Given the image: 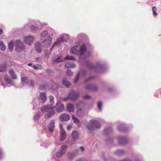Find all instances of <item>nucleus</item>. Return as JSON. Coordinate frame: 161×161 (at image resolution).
<instances>
[{"mask_svg": "<svg viewBox=\"0 0 161 161\" xmlns=\"http://www.w3.org/2000/svg\"><path fill=\"white\" fill-rule=\"evenodd\" d=\"M8 72H9V73H10V70H9V71H8Z\"/></svg>", "mask_w": 161, "mask_h": 161, "instance_id": "64", "label": "nucleus"}, {"mask_svg": "<svg viewBox=\"0 0 161 161\" xmlns=\"http://www.w3.org/2000/svg\"><path fill=\"white\" fill-rule=\"evenodd\" d=\"M74 155L71 153H69L68 155V158L70 159H72Z\"/></svg>", "mask_w": 161, "mask_h": 161, "instance_id": "47", "label": "nucleus"}, {"mask_svg": "<svg viewBox=\"0 0 161 161\" xmlns=\"http://www.w3.org/2000/svg\"><path fill=\"white\" fill-rule=\"evenodd\" d=\"M72 137L74 141H77L79 139V134L77 131H74L72 132Z\"/></svg>", "mask_w": 161, "mask_h": 161, "instance_id": "21", "label": "nucleus"}, {"mask_svg": "<svg viewBox=\"0 0 161 161\" xmlns=\"http://www.w3.org/2000/svg\"><path fill=\"white\" fill-rule=\"evenodd\" d=\"M85 89L90 90H96L97 89V87L95 85H89L85 86Z\"/></svg>", "mask_w": 161, "mask_h": 161, "instance_id": "20", "label": "nucleus"}, {"mask_svg": "<svg viewBox=\"0 0 161 161\" xmlns=\"http://www.w3.org/2000/svg\"><path fill=\"white\" fill-rule=\"evenodd\" d=\"M100 126V124L96 120L94 119L91 120L88 124L86 125L87 129L90 130H93L94 128H98Z\"/></svg>", "mask_w": 161, "mask_h": 161, "instance_id": "4", "label": "nucleus"}, {"mask_svg": "<svg viewBox=\"0 0 161 161\" xmlns=\"http://www.w3.org/2000/svg\"><path fill=\"white\" fill-rule=\"evenodd\" d=\"M34 40V37L31 36H27L23 38V41L25 43L31 45L33 43Z\"/></svg>", "mask_w": 161, "mask_h": 161, "instance_id": "8", "label": "nucleus"}, {"mask_svg": "<svg viewBox=\"0 0 161 161\" xmlns=\"http://www.w3.org/2000/svg\"><path fill=\"white\" fill-rule=\"evenodd\" d=\"M84 106V104L82 102H80L77 105V114L79 117L82 118L84 115L85 110Z\"/></svg>", "mask_w": 161, "mask_h": 161, "instance_id": "5", "label": "nucleus"}, {"mask_svg": "<svg viewBox=\"0 0 161 161\" xmlns=\"http://www.w3.org/2000/svg\"><path fill=\"white\" fill-rule=\"evenodd\" d=\"M94 78V77H90L88 79H87V80H85V82H86L87 81H88L89 80H92V79H93Z\"/></svg>", "mask_w": 161, "mask_h": 161, "instance_id": "46", "label": "nucleus"}, {"mask_svg": "<svg viewBox=\"0 0 161 161\" xmlns=\"http://www.w3.org/2000/svg\"><path fill=\"white\" fill-rule=\"evenodd\" d=\"M55 111L54 110H51V111L48 112L47 114L45 115L44 117L46 119H48L52 116H53L55 114Z\"/></svg>", "mask_w": 161, "mask_h": 161, "instance_id": "23", "label": "nucleus"}, {"mask_svg": "<svg viewBox=\"0 0 161 161\" xmlns=\"http://www.w3.org/2000/svg\"><path fill=\"white\" fill-rule=\"evenodd\" d=\"M124 127V125L123 124H121L120 126H119L118 127V129H119V130H121V131H124V130L123 129H121V127L123 128Z\"/></svg>", "mask_w": 161, "mask_h": 161, "instance_id": "44", "label": "nucleus"}, {"mask_svg": "<svg viewBox=\"0 0 161 161\" xmlns=\"http://www.w3.org/2000/svg\"><path fill=\"white\" fill-rule=\"evenodd\" d=\"M15 50L18 52L25 51L26 48L24 42L20 40H17L15 42Z\"/></svg>", "mask_w": 161, "mask_h": 161, "instance_id": "2", "label": "nucleus"}, {"mask_svg": "<svg viewBox=\"0 0 161 161\" xmlns=\"http://www.w3.org/2000/svg\"><path fill=\"white\" fill-rule=\"evenodd\" d=\"M55 123L54 120H51L48 125V128L49 131L51 132H53L54 130Z\"/></svg>", "mask_w": 161, "mask_h": 161, "instance_id": "15", "label": "nucleus"}, {"mask_svg": "<svg viewBox=\"0 0 161 161\" xmlns=\"http://www.w3.org/2000/svg\"><path fill=\"white\" fill-rule=\"evenodd\" d=\"M7 64L6 63H3L0 64V72L5 71L6 69Z\"/></svg>", "mask_w": 161, "mask_h": 161, "instance_id": "24", "label": "nucleus"}, {"mask_svg": "<svg viewBox=\"0 0 161 161\" xmlns=\"http://www.w3.org/2000/svg\"><path fill=\"white\" fill-rule=\"evenodd\" d=\"M61 132L60 139L61 140H64L66 138L65 132L64 130H62Z\"/></svg>", "mask_w": 161, "mask_h": 161, "instance_id": "30", "label": "nucleus"}, {"mask_svg": "<svg viewBox=\"0 0 161 161\" xmlns=\"http://www.w3.org/2000/svg\"><path fill=\"white\" fill-rule=\"evenodd\" d=\"M102 106V102H99L98 104V107L100 111L101 110V108Z\"/></svg>", "mask_w": 161, "mask_h": 161, "instance_id": "41", "label": "nucleus"}, {"mask_svg": "<svg viewBox=\"0 0 161 161\" xmlns=\"http://www.w3.org/2000/svg\"><path fill=\"white\" fill-rule=\"evenodd\" d=\"M39 57H37L36 58V60L37 61H38L39 60Z\"/></svg>", "mask_w": 161, "mask_h": 161, "instance_id": "59", "label": "nucleus"}, {"mask_svg": "<svg viewBox=\"0 0 161 161\" xmlns=\"http://www.w3.org/2000/svg\"><path fill=\"white\" fill-rule=\"evenodd\" d=\"M70 53L75 55L79 54V58L80 62H82L92 53V52L87 50L84 45H82L79 48L76 45L70 48Z\"/></svg>", "mask_w": 161, "mask_h": 161, "instance_id": "1", "label": "nucleus"}, {"mask_svg": "<svg viewBox=\"0 0 161 161\" xmlns=\"http://www.w3.org/2000/svg\"><path fill=\"white\" fill-rule=\"evenodd\" d=\"M76 161H83L81 159H79L76 160Z\"/></svg>", "mask_w": 161, "mask_h": 161, "instance_id": "56", "label": "nucleus"}, {"mask_svg": "<svg viewBox=\"0 0 161 161\" xmlns=\"http://www.w3.org/2000/svg\"><path fill=\"white\" fill-rule=\"evenodd\" d=\"M38 29V27L34 25H32L31 27V29L32 31H35Z\"/></svg>", "mask_w": 161, "mask_h": 161, "instance_id": "38", "label": "nucleus"}, {"mask_svg": "<svg viewBox=\"0 0 161 161\" xmlns=\"http://www.w3.org/2000/svg\"><path fill=\"white\" fill-rule=\"evenodd\" d=\"M8 47L9 49H10V42L8 43Z\"/></svg>", "mask_w": 161, "mask_h": 161, "instance_id": "55", "label": "nucleus"}, {"mask_svg": "<svg viewBox=\"0 0 161 161\" xmlns=\"http://www.w3.org/2000/svg\"><path fill=\"white\" fill-rule=\"evenodd\" d=\"M50 71V69H47V72H49V71Z\"/></svg>", "mask_w": 161, "mask_h": 161, "instance_id": "60", "label": "nucleus"}, {"mask_svg": "<svg viewBox=\"0 0 161 161\" xmlns=\"http://www.w3.org/2000/svg\"><path fill=\"white\" fill-rule=\"evenodd\" d=\"M52 37L51 36H48L46 39L43 41V42L45 47L50 46L52 43Z\"/></svg>", "mask_w": 161, "mask_h": 161, "instance_id": "11", "label": "nucleus"}, {"mask_svg": "<svg viewBox=\"0 0 161 161\" xmlns=\"http://www.w3.org/2000/svg\"><path fill=\"white\" fill-rule=\"evenodd\" d=\"M65 67L67 68H73L75 67V65L73 63L69 62L65 64Z\"/></svg>", "mask_w": 161, "mask_h": 161, "instance_id": "26", "label": "nucleus"}, {"mask_svg": "<svg viewBox=\"0 0 161 161\" xmlns=\"http://www.w3.org/2000/svg\"><path fill=\"white\" fill-rule=\"evenodd\" d=\"M80 149L82 152L84 150V148L83 147H80Z\"/></svg>", "mask_w": 161, "mask_h": 161, "instance_id": "53", "label": "nucleus"}, {"mask_svg": "<svg viewBox=\"0 0 161 161\" xmlns=\"http://www.w3.org/2000/svg\"><path fill=\"white\" fill-rule=\"evenodd\" d=\"M118 141L119 144L121 145H124L127 143V140L125 137L120 136L118 138Z\"/></svg>", "mask_w": 161, "mask_h": 161, "instance_id": "16", "label": "nucleus"}, {"mask_svg": "<svg viewBox=\"0 0 161 161\" xmlns=\"http://www.w3.org/2000/svg\"><path fill=\"white\" fill-rule=\"evenodd\" d=\"M1 155H2V152H1V151L0 150V156H1Z\"/></svg>", "mask_w": 161, "mask_h": 161, "instance_id": "61", "label": "nucleus"}, {"mask_svg": "<svg viewBox=\"0 0 161 161\" xmlns=\"http://www.w3.org/2000/svg\"><path fill=\"white\" fill-rule=\"evenodd\" d=\"M10 44H11V51L12 48L13 47H14V42L13 41H11V42H10Z\"/></svg>", "mask_w": 161, "mask_h": 161, "instance_id": "49", "label": "nucleus"}, {"mask_svg": "<svg viewBox=\"0 0 161 161\" xmlns=\"http://www.w3.org/2000/svg\"><path fill=\"white\" fill-rule=\"evenodd\" d=\"M3 32V30L2 28H0V35L2 34Z\"/></svg>", "mask_w": 161, "mask_h": 161, "instance_id": "52", "label": "nucleus"}, {"mask_svg": "<svg viewBox=\"0 0 161 161\" xmlns=\"http://www.w3.org/2000/svg\"><path fill=\"white\" fill-rule=\"evenodd\" d=\"M3 43L1 41H0V47L2 45Z\"/></svg>", "mask_w": 161, "mask_h": 161, "instance_id": "57", "label": "nucleus"}, {"mask_svg": "<svg viewBox=\"0 0 161 161\" xmlns=\"http://www.w3.org/2000/svg\"><path fill=\"white\" fill-rule=\"evenodd\" d=\"M6 48V46L4 45L3 43L0 47V49L2 51L5 50Z\"/></svg>", "mask_w": 161, "mask_h": 161, "instance_id": "43", "label": "nucleus"}, {"mask_svg": "<svg viewBox=\"0 0 161 161\" xmlns=\"http://www.w3.org/2000/svg\"><path fill=\"white\" fill-rule=\"evenodd\" d=\"M83 35L82 34H80L77 36V37L79 39L82 38L83 37Z\"/></svg>", "mask_w": 161, "mask_h": 161, "instance_id": "45", "label": "nucleus"}, {"mask_svg": "<svg viewBox=\"0 0 161 161\" xmlns=\"http://www.w3.org/2000/svg\"><path fill=\"white\" fill-rule=\"evenodd\" d=\"M4 80H5L6 84H10V80L8 76H6L4 78Z\"/></svg>", "mask_w": 161, "mask_h": 161, "instance_id": "36", "label": "nucleus"}, {"mask_svg": "<svg viewBox=\"0 0 161 161\" xmlns=\"http://www.w3.org/2000/svg\"><path fill=\"white\" fill-rule=\"evenodd\" d=\"M62 83L66 87H69L70 84L69 82L67 81L66 78H64L62 80Z\"/></svg>", "mask_w": 161, "mask_h": 161, "instance_id": "28", "label": "nucleus"}, {"mask_svg": "<svg viewBox=\"0 0 161 161\" xmlns=\"http://www.w3.org/2000/svg\"><path fill=\"white\" fill-rule=\"evenodd\" d=\"M125 153V151L122 150H117L114 153L116 155L119 156H120L124 154Z\"/></svg>", "mask_w": 161, "mask_h": 161, "instance_id": "29", "label": "nucleus"}, {"mask_svg": "<svg viewBox=\"0 0 161 161\" xmlns=\"http://www.w3.org/2000/svg\"><path fill=\"white\" fill-rule=\"evenodd\" d=\"M52 60L54 62H62L63 59L61 58V56H59L55 58H53Z\"/></svg>", "mask_w": 161, "mask_h": 161, "instance_id": "27", "label": "nucleus"}, {"mask_svg": "<svg viewBox=\"0 0 161 161\" xmlns=\"http://www.w3.org/2000/svg\"><path fill=\"white\" fill-rule=\"evenodd\" d=\"M47 99V97L45 94L44 93H40L39 100L40 102L42 103H44Z\"/></svg>", "mask_w": 161, "mask_h": 161, "instance_id": "19", "label": "nucleus"}, {"mask_svg": "<svg viewBox=\"0 0 161 161\" xmlns=\"http://www.w3.org/2000/svg\"><path fill=\"white\" fill-rule=\"evenodd\" d=\"M59 127L60 129V131H61L62 130H64L63 128L62 125L61 124H59Z\"/></svg>", "mask_w": 161, "mask_h": 161, "instance_id": "48", "label": "nucleus"}, {"mask_svg": "<svg viewBox=\"0 0 161 161\" xmlns=\"http://www.w3.org/2000/svg\"><path fill=\"white\" fill-rule=\"evenodd\" d=\"M35 49L37 53H40L41 52L42 49V45L38 42H36L35 44Z\"/></svg>", "mask_w": 161, "mask_h": 161, "instance_id": "18", "label": "nucleus"}, {"mask_svg": "<svg viewBox=\"0 0 161 161\" xmlns=\"http://www.w3.org/2000/svg\"><path fill=\"white\" fill-rule=\"evenodd\" d=\"M11 78L13 79H15L16 78V75L11 69Z\"/></svg>", "mask_w": 161, "mask_h": 161, "instance_id": "33", "label": "nucleus"}, {"mask_svg": "<svg viewBox=\"0 0 161 161\" xmlns=\"http://www.w3.org/2000/svg\"><path fill=\"white\" fill-rule=\"evenodd\" d=\"M54 108V107L49 105L44 106L41 108V110L43 113L46 112L50 110H52Z\"/></svg>", "mask_w": 161, "mask_h": 161, "instance_id": "13", "label": "nucleus"}, {"mask_svg": "<svg viewBox=\"0 0 161 161\" xmlns=\"http://www.w3.org/2000/svg\"><path fill=\"white\" fill-rule=\"evenodd\" d=\"M48 32V36H51V35L53 36V33L54 32V31L51 28H49L47 31Z\"/></svg>", "mask_w": 161, "mask_h": 161, "instance_id": "35", "label": "nucleus"}, {"mask_svg": "<svg viewBox=\"0 0 161 161\" xmlns=\"http://www.w3.org/2000/svg\"><path fill=\"white\" fill-rule=\"evenodd\" d=\"M56 111L58 113L62 112L64 109V106L62 103L58 101L56 104Z\"/></svg>", "mask_w": 161, "mask_h": 161, "instance_id": "12", "label": "nucleus"}, {"mask_svg": "<svg viewBox=\"0 0 161 161\" xmlns=\"http://www.w3.org/2000/svg\"><path fill=\"white\" fill-rule=\"evenodd\" d=\"M72 118L74 123L76 124L78 126L80 125L81 123L78 119L75 117L74 115L72 116Z\"/></svg>", "mask_w": 161, "mask_h": 161, "instance_id": "25", "label": "nucleus"}, {"mask_svg": "<svg viewBox=\"0 0 161 161\" xmlns=\"http://www.w3.org/2000/svg\"><path fill=\"white\" fill-rule=\"evenodd\" d=\"M48 34L47 31L46 30L43 31L42 32L41 35V39H43V38L45 37V36H47V37Z\"/></svg>", "mask_w": 161, "mask_h": 161, "instance_id": "31", "label": "nucleus"}, {"mask_svg": "<svg viewBox=\"0 0 161 161\" xmlns=\"http://www.w3.org/2000/svg\"><path fill=\"white\" fill-rule=\"evenodd\" d=\"M103 158L104 159V160H106V159H105V158H104V156L103 157Z\"/></svg>", "mask_w": 161, "mask_h": 161, "instance_id": "62", "label": "nucleus"}, {"mask_svg": "<svg viewBox=\"0 0 161 161\" xmlns=\"http://www.w3.org/2000/svg\"><path fill=\"white\" fill-rule=\"evenodd\" d=\"M72 127V126L71 125H69L67 126V129L68 130H70Z\"/></svg>", "mask_w": 161, "mask_h": 161, "instance_id": "50", "label": "nucleus"}, {"mask_svg": "<svg viewBox=\"0 0 161 161\" xmlns=\"http://www.w3.org/2000/svg\"><path fill=\"white\" fill-rule=\"evenodd\" d=\"M67 146L66 145H63L61 146L59 151L56 153L55 158L56 161L57 159L60 158L67 151Z\"/></svg>", "mask_w": 161, "mask_h": 161, "instance_id": "6", "label": "nucleus"}, {"mask_svg": "<svg viewBox=\"0 0 161 161\" xmlns=\"http://www.w3.org/2000/svg\"><path fill=\"white\" fill-rule=\"evenodd\" d=\"M64 41V37H61L58 38L54 42L53 46L51 48V50L53 48V47L54 46H57L60 44V43Z\"/></svg>", "mask_w": 161, "mask_h": 161, "instance_id": "17", "label": "nucleus"}, {"mask_svg": "<svg viewBox=\"0 0 161 161\" xmlns=\"http://www.w3.org/2000/svg\"><path fill=\"white\" fill-rule=\"evenodd\" d=\"M67 108L68 112H73L75 109L74 105L71 103H68L67 105Z\"/></svg>", "mask_w": 161, "mask_h": 161, "instance_id": "22", "label": "nucleus"}, {"mask_svg": "<svg viewBox=\"0 0 161 161\" xmlns=\"http://www.w3.org/2000/svg\"><path fill=\"white\" fill-rule=\"evenodd\" d=\"M64 59L66 60H75V58L73 56H67L64 58Z\"/></svg>", "mask_w": 161, "mask_h": 161, "instance_id": "34", "label": "nucleus"}, {"mask_svg": "<svg viewBox=\"0 0 161 161\" xmlns=\"http://www.w3.org/2000/svg\"><path fill=\"white\" fill-rule=\"evenodd\" d=\"M32 67L35 69H41L42 67V66L40 65H37V66L36 65H33L32 66Z\"/></svg>", "mask_w": 161, "mask_h": 161, "instance_id": "39", "label": "nucleus"}, {"mask_svg": "<svg viewBox=\"0 0 161 161\" xmlns=\"http://www.w3.org/2000/svg\"><path fill=\"white\" fill-rule=\"evenodd\" d=\"M41 117V113L40 112H37L34 116V119L35 120H38Z\"/></svg>", "mask_w": 161, "mask_h": 161, "instance_id": "32", "label": "nucleus"}, {"mask_svg": "<svg viewBox=\"0 0 161 161\" xmlns=\"http://www.w3.org/2000/svg\"><path fill=\"white\" fill-rule=\"evenodd\" d=\"M153 15L154 16V15H157V14L156 12V11L154 12H153Z\"/></svg>", "mask_w": 161, "mask_h": 161, "instance_id": "54", "label": "nucleus"}, {"mask_svg": "<svg viewBox=\"0 0 161 161\" xmlns=\"http://www.w3.org/2000/svg\"><path fill=\"white\" fill-rule=\"evenodd\" d=\"M79 96L78 92H75L73 90H72L69 94L68 97L62 98L65 101H67L69 98H70L72 101L76 100Z\"/></svg>", "mask_w": 161, "mask_h": 161, "instance_id": "7", "label": "nucleus"}, {"mask_svg": "<svg viewBox=\"0 0 161 161\" xmlns=\"http://www.w3.org/2000/svg\"><path fill=\"white\" fill-rule=\"evenodd\" d=\"M59 119L62 121H66L69 119L70 117L67 114H63L60 115Z\"/></svg>", "mask_w": 161, "mask_h": 161, "instance_id": "14", "label": "nucleus"}, {"mask_svg": "<svg viewBox=\"0 0 161 161\" xmlns=\"http://www.w3.org/2000/svg\"><path fill=\"white\" fill-rule=\"evenodd\" d=\"M83 98L85 99H89L91 98V97L88 95H86L83 96Z\"/></svg>", "mask_w": 161, "mask_h": 161, "instance_id": "42", "label": "nucleus"}, {"mask_svg": "<svg viewBox=\"0 0 161 161\" xmlns=\"http://www.w3.org/2000/svg\"><path fill=\"white\" fill-rule=\"evenodd\" d=\"M156 7H153V10H153V13L154 12L156 11Z\"/></svg>", "mask_w": 161, "mask_h": 161, "instance_id": "51", "label": "nucleus"}, {"mask_svg": "<svg viewBox=\"0 0 161 161\" xmlns=\"http://www.w3.org/2000/svg\"><path fill=\"white\" fill-rule=\"evenodd\" d=\"M86 74V72L84 70H81L78 73L75 79L74 80L75 84L77 83L79 80L80 77H84Z\"/></svg>", "mask_w": 161, "mask_h": 161, "instance_id": "10", "label": "nucleus"}, {"mask_svg": "<svg viewBox=\"0 0 161 161\" xmlns=\"http://www.w3.org/2000/svg\"><path fill=\"white\" fill-rule=\"evenodd\" d=\"M49 102L51 104V105H52L54 103V98L53 96L50 95L49 97Z\"/></svg>", "mask_w": 161, "mask_h": 161, "instance_id": "37", "label": "nucleus"}, {"mask_svg": "<svg viewBox=\"0 0 161 161\" xmlns=\"http://www.w3.org/2000/svg\"><path fill=\"white\" fill-rule=\"evenodd\" d=\"M83 124L85 125H86V124H85V122H83Z\"/></svg>", "mask_w": 161, "mask_h": 161, "instance_id": "63", "label": "nucleus"}, {"mask_svg": "<svg viewBox=\"0 0 161 161\" xmlns=\"http://www.w3.org/2000/svg\"><path fill=\"white\" fill-rule=\"evenodd\" d=\"M86 66L91 70H94L97 72L101 71L103 67V65L101 64L100 62H97L95 65H93L90 62H88L86 64Z\"/></svg>", "mask_w": 161, "mask_h": 161, "instance_id": "3", "label": "nucleus"}, {"mask_svg": "<svg viewBox=\"0 0 161 161\" xmlns=\"http://www.w3.org/2000/svg\"><path fill=\"white\" fill-rule=\"evenodd\" d=\"M32 65V64L31 63H29L28 64V66H31Z\"/></svg>", "mask_w": 161, "mask_h": 161, "instance_id": "58", "label": "nucleus"}, {"mask_svg": "<svg viewBox=\"0 0 161 161\" xmlns=\"http://www.w3.org/2000/svg\"><path fill=\"white\" fill-rule=\"evenodd\" d=\"M66 74L67 75L69 76H70L73 75L72 72L69 69H68L66 71Z\"/></svg>", "mask_w": 161, "mask_h": 161, "instance_id": "40", "label": "nucleus"}, {"mask_svg": "<svg viewBox=\"0 0 161 161\" xmlns=\"http://www.w3.org/2000/svg\"><path fill=\"white\" fill-rule=\"evenodd\" d=\"M21 80L22 84L23 85L28 84L31 86H32L34 85L33 81L31 80H28L26 76H22Z\"/></svg>", "mask_w": 161, "mask_h": 161, "instance_id": "9", "label": "nucleus"}]
</instances>
